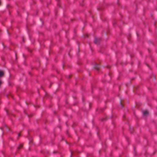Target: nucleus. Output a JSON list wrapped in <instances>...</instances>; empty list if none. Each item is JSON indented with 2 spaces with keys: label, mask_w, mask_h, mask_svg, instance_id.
Here are the masks:
<instances>
[{
  "label": "nucleus",
  "mask_w": 157,
  "mask_h": 157,
  "mask_svg": "<svg viewBox=\"0 0 157 157\" xmlns=\"http://www.w3.org/2000/svg\"><path fill=\"white\" fill-rule=\"evenodd\" d=\"M99 39L96 37L95 38L94 42L95 44H98L99 42Z\"/></svg>",
  "instance_id": "1"
},
{
  "label": "nucleus",
  "mask_w": 157,
  "mask_h": 157,
  "mask_svg": "<svg viewBox=\"0 0 157 157\" xmlns=\"http://www.w3.org/2000/svg\"><path fill=\"white\" fill-rule=\"evenodd\" d=\"M100 66L97 64H95L94 65V68H95L96 70H98Z\"/></svg>",
  "instance_id": "2"
},
{
  "label": "nucleus",
  "mask_w": 157,
  "mask_h": 157,
  "mask_svg": "<svg viewBox=\"0 0 157 157\" xmlns=\"http://www.w3.org/2000/svg\"><path fill=\"white\" fill-rule=\"evenodd\" d=\"M143 115L144 116H147L148 115V112L147 111H144L143 113Z\"/></svg>",
  "instance_id": "3"
},
{
  "label": "nucleus",
  "mask_w": 157,
  "mask_h": 157,
  "mask_svg": "<svg viewBox=\"0 0 157 157\" xmlns=\"http://www.w3.org/2000/svg\"><path fill=\"white\" fill-rule=\"evenodd\" d=\"M4 75V72L0 70V77Z\"/></svg>",
  "instance_id": "4"
},
{
  "label": "nucleus",
  "mask_w": 157,
  "mask_h": 157,
  "mask_svg": "<svg viewBox=\"0 0 157 157\" xmlns=\"http://www.w3.org/2000/svg\"><path fill=\"white\" fill-rule=\"evenodd\" d=\"M23 147V145L22 144H20L17 148L18 149H20V148L22 147Z\"/></svg>",
  "instance_id": "5"
},
{
  "label": "nucleus",
  "mask_w": 157,
  "mask_h": 157,
  "mask_svg": "<svg viewBox=\"0 0 157 157\" xmlns=\"http://www.w3.org/2000/svg\"><path fill=\"white\" fill-rule=\"evenodd\" d=\"M120 107H121V108H122L123 107V105L121 102H120Z\"/></svg>",
  "instance_id": "6"
},
{
  "label": "nucleus",
  "mask_w": 157,
  "mask_h": 157,
  "mask_svg": "<svg viewBox=\"0 0 157 157\" xmlns=\"http://www.w3.org/2000/svg\"><path fill=\"white\" fill-rule=\"evenodd\" d=\"M40 21H41L42 24H43V21L41 19H40Z\"/></svg>",
  "instance_id": "7"
},
{
  "label": "nucleus",
  "mask_w": 157,
  "mask_h": 157,
  "mask_svg": "<svg viewBox=\"0 0 157 157\" xmlns=\"http://www.w3.org/2000/svg\"><path fill=\"white\" fill-rule=\"evenodd\" d=\"M18 136H20V134H18Z\"/></svg>",
  "instance_id": "8"
},
{
  "label": "nucleus",
  "mask_w": 157,
  "mask_h": 157,
  "mask_svg": "<svg viewBox=\"0 0 157 157\" xmlns=\"http://www.w3.org/2000/svg\"><path fill=\"white\" fill-rule=\"evenodd\" d=\"M130 131L131 132H132V131L131 130H130Z\"/></svg>",
  "instance_id": "9"
},
{
  "label": "nucleus",
  "mask_w": 157,
  "mask_h": 157,
  "mask_svg": "<svg viewBox=\"0 0 157 157\" xmlns=\"http://www.w3.org/2000/svg\"><path fill=\"white\" fill-rule=\"evenodd\" d=\"M58 1H59V0H57Z\"/></svg>",
  "instance_id": "10"
}]
</instances>
